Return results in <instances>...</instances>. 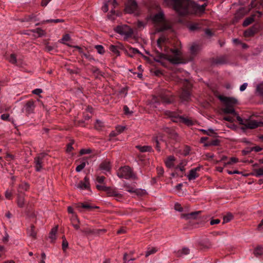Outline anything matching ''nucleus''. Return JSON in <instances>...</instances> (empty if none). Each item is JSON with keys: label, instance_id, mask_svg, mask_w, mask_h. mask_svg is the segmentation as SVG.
<instances>
[{"label": "nucleus", "instance_id": "f257e3e1", "mask_svg": "<svg viewBox=\"0 0 263 263\" xmlns=\"http://www.w3.org/2000/svg\"><path fill=\"white\" fill-rule=\"evenodd\" d=\"M180 42L176 41L172 43L168 39L162 36L157 40V46L159 49H156L149 55L157 62L165 66V62L169 61L172 64H178L183 63L181 53L178 46Z\"/></svg>", "mask_w": 263, "mask_h": 263}, {"label": "nucleus", "instance_id": "f03ea898", "mask_svg": "<svg viewBox=\"0 0 263 263\" xmlns=\"http://www.w3.org/2000/svg\"><path fill=\"white\" fill-rule=\"evenodd\" d=\"M219 99L223 103L222 110L226 114H231L233 116H236L237 121L239 124L243 125L245 128L254 129L258 127L263 126V122L254 120L246 119L243 120L240 117L237 115L234 106L237 104V100L231 97L220 96Z\"/></svg>", "mask_w": 263, "mask_h": 263}, {"label": "nucleus", "instance_id": "7ed1b4c3", "mask_svg": "<svg viewBox=\"0 0 263 263\" xmlns=\"http://www.w3.org/2000/svg\"><path fill=\"white\" fill-rule=\"evenodd\" d=\"M173 7L180 16L189 14H200L204 12L206 3L199 5L193 1L187 0H173Z\"/></svg>", "mask_w": 263, "mask_h": 263}, {"label": "nucleus", "instance_id": "20e7f679", "mask_svg": "<svg viewBox=\"0 0 263 263\" xmlns=\"http://www.w3.org/2000/svg\"><path fill=\"white\" fill-rule=\"evenodd\" d=\"M174 77L175 82L180 84L182 88L179 95L180 99L182 102H189L191 99V89L192 85L191 83L186 79H181L177 74Z\"/></svg>", "mask_w": 263, "mask_h": 263}, {"label": "nucleus", "instance_id": "39448f33", "mask_svg": "<svg viewBox=\"0 0 263 263\" xmlns=\"http://www.w3.org/2000/svg\"><path fill=\"white\" fill-rule=\"evenodd\" d=\"M187 26L192 31H204L205 35L208 37H210L214 34V32L209 28V22L206 20L191 21L188 23Z\"/></svg>", "mask_w": 263, "mask_h": 263}, {"label": "nucleus", "instance_id": "423d86ee", "mask_svg": "<svg viewBox=\"0 0 263 263\" xmlns=\"http://www.w3.org/2000/svg\"><path fill=\"white\" fill-rule=\"evenodd\" d=\"M175 101V97L168 90H162L159 92L158 96H154L151 100L153 103L157 105L163 103L170 104L173 103Z\"/></svg>", "mask_w": 263, "mask_h": 263}, {"label": "nucleus", "instance_id": "0eeeda50", "mask_svg": "<svg viewBox=\"0 0 263 263\" xmlns=\"http://www.w3.org/2000/svg\"><path fill=\"white\" fill-rule=\"evenodd\" d=\"M166 116L171 118L174 122L179 124H183L188 126L195 124L196 121L191 117L186 116H181L178 112L168 111L166 113Z\"/></svg>", "mask_w": 263, "mask_h": 263}, {"label": "nucleus", "instance_id": "6e6552de", "mask_svg": "<svg viewBox=\"0 0 263 263\" xmlns=\"http://www.w3.org/2000/svg\"><path fill=\"white\" fill-rule=\"evenodd\" d=\"M153 21L160 26L161 31L172 29L171 25L166 22L164 15L161 12L156 14L153 17Z\"/></svg>", "mask_w": 263, "mask_h": 263}, {"label": "nucleus", "instance_id": "1a4fd4ad", "mask_svg": "<svg viewBox=\"0 0 263 263\" xmlns=\"http://www.w3.org/2000/svg\"><path fill=\"white\" fill-rule=\"evenodd\" d=\"M117 175L120 178L125 179H136V175L133 172V169L126 165L121 167L117 171Z\"/></svg>", "mask_w": 263, "mask_h": 263}, {"label": "nucleus", "instance_id": "9d476101", "mask_svg": "<svg viewBox=\"0 0 263 263\" xmlns=\"http://www.w3.org/2000/svg\"><path fill=\"white\" fill-rule=\"evenodd\" d=\"M125 11L127 13L138 14V5L135 0H128L125 4Z\"/></svg>", "mask_w": 263, "mask_h": 263}, {"label": "nucleus", "instance_id": "9b49d317", "mask_svg": "<svg viewBox=\"0 0 263 263\" xmlns=\"http://www.w3.org/2000/svg\"><path fill=\"white\" fill-rule=\"evenodd\" d=\"M115 31L121 35H124L126 37H131L133 34V30L127 25L118 26Z\"/></svg>", "mask_w": 263, "mask_h": 263}, {"label": "nucleus", "instance_id": "f8f14e48", "mask_svg": "<svg viewBox=\"0 0 263 263\" xmlns=\"http://www.w3.org/2000/svg\"><path fill=\"white\" fill-rule=\"evenodd\" d=\"M200 49L201 47L199 44L193 43L190 47V55L187 57V61L193 60L198 54Z\"/></svg>", "mask_w": 263, "mask_h": 263}, {"label": "nucleus", "instance_id": "ddd939ff", "mask_svg": "<svg viewBox=\"0 0 263 263\" xmlns=\"http://www.w3.org/2000/svg\"><path fill=\"white\" fill-rule=\"evenodd\" d=\"M105 192L108 196L114 197L117 201H120L123 198V195L119 193L116 189L107 187Z\"/></svg>", "mask_w": 263, "mask_h": 263}, {"label": "nucleus", "instance_id": "4468645a", "mask_svg": "<svg viewBox=\"0 0 263 263\" xmlns=\"http://www.w3.org/2000/svg\"><path fill=\"white\" fill-rule=\"evenodd\" d=\"M46 154L42 153L39 156L34 158L35 171L40 172L43 168V158L46 156Z\"/></svg>", "mask_w": 263, "mask_h": 263}, {"label": "nucleus", "instance_id": "2eb2a0df", "mask_svg": "<svg viewBox=\"0 0 263 263\" xmlns=\"http://www.w3.org/2000/svg\"><path fill=\"white\" fill-rule=\"evenodd\" d=\"M34 103L35 101L32 100L28 101L24 105L23 109L28 114L32 113L35 107Z\"/></svg>", "mask_w": 263, "mask_h": 263}, {"label": "nucleus", "instance_id": "dca6fc26", "mask_svg": "<svg viewBox=\"0 0 263 263\" xmlns=\"http://www.w3.org/2000/svg\"><path fill=\"white\" fill-rule=\"evenodd\" d=\"M201 168V166H198L191 169L189 175L187 176L188 179L191 181L195 180L198 178L199 177V174L197 172L200 171Z\"/></svg>", "mask_w": 263, "mask_h": 263}, {"label": "nucleus", "instance_id": "f3484780", "mask_svg": "<svg viewBox=\"0 0 263 263\" xmlns=\"http://www.w3.org/2000/svg\"><path fill=\"white\" fill-rule=\"evenodd\" d=\"M89 178L86 176L84 180H81L77 185V187L82 190H88L89 189Z\"/></svg>", "mask_w": 263, "mask_h": 263}, {"label": "nucleus", "instance_id": "a211bd4d", "mask_svg": "<svg viewBox=\"0 0 263 263\" xmlns=\"http://www.w3.org/2000/svg\"><path fill=\"white\" fill-rule=\"evenodd\" d=\"M76 208L80 211H81L82 209L91 211L93 209L99 208L98 206H92L90 204L87 203H79L76 205Z\"/></svg>", "mask_w": 263, "mask_h": 263}, {"label": "nucleus", "instance_id": "6ab92c4d", "mask_svg": "<svg viewBox=\"0 0 263 263\" xmlns=\"http://www.w3.org/2000/svg\"><path fill=\"white\" fill-rule=\"evenodd\" d=\"M25 194H21L17 193V199H16V203L17 206L19 208H23L25 206Z\"/></svg>", "mask_w": 263, "mask_h": 263}, {"label": "nucleus", "instance_id": "aec40b11", "mask_svg": "<svg viewBox=\"0 0 263 263\" xmlns=\"http://www.w3.org/2000/svg\"><path fill=\"white\" fill-rule=\"evenodd\" d=\"M163 131L166 133L168 134L171 138L176 139L177 137H178L177 134L172 128H170L167 127H165L163 128Z\"/></svg>", "mask_w": 263, "mask_h": 263}, {"label": "nucleus", "instance_id": "412c9836", "mask_svg": "<svg viewBox=\"0 0 263 263\" xmlns=\"http://www.w3.org/2000/svg\"><path fill=\"white\" fill-rule=\"evenodd\" d=\"M163 131L166 133L168 134L171 138L176 139L177 137H178L177 134L172 128H170L167 127H165L163 128Z\"/></svg>", "mask_w": 263, "mask_h": 263}, {"label": "nucleus", "instance_id": "4be33fe9", "mask_svg": "<svg viewBox=\"0 0 263 263\" xmlns=\"http://www.w3.org/2000/svg\"><path fill=\"white\" fill-rule=\"evenodd\" d=\"M29 184L26 182H22L19 184L17 192L18 193L25 194L24 191H27L29 188Z\"/></svg>", "mask_w": 263, "mask_h": 263}, {"label": "nucleus", "instance_id": "5701e85b", "mask_svg": "<svg viewBox=\"0 0 263 263\" xmlns=\"http://www.w3.org/2000/svg\"><path fill=\"white\" fill-rule=\"evenodd\" d=\"M175 160V158L173 156H169L167 157L166 160L165 161V163L166 166L168 168H171L174 167V161Z\"/></svg>", "mask_w": 263, "mask_h": 263}, {"label": "nucleus", "instance_id": "b1692460", "mask_svg": "<svg viewBox=\"0 0 263 263\" xmlns=\"http://www.w3.org/2000/svg\"><path fill=\"white\" fill-rule=\"evenodd\" d=\"M109 50L114 52L115 54L117 55H120V51L119 49H123V46L122 45H120L119 46H115L111 45L109 47Z\"/></svg>", "mask_w": 263, "mask_h": 263}, {"label": "nucleus", "instance_id": "393cba45", "mask_svg": "<svg viewBox=\"0 0 263 263\" xmlns=\"http://www.w3.org/2000/svg\"><path fill=\"white\" fill-rule=\"evenodd\" d=\"M36 16L34 14L26 15L23 20V22L32 23L37 21Z\"/></svg>", "mask_w": 263, "mask_h": 263}, {"label": "nucleus", "instance_id": "a878e982", "mask_svg": "<svg viewBox=\"0 0 263 263\" xmlns=\"http://www.w3.org/2000/svg\"><path fill=\"white\" fill-rule=\"evenodd\" d=\"M136 147L139 149L141 152H152L153 151V148L150 146L145 145V146H141L137 145Z\"/></svg>", "mask_w": 263, "mask_h": 263}, {"label": "nucleus", "instance_id": "bb28decb", "mask_svg": "<svg viewBox=\"0 0 263 263\" xmlns=\"http://www.w3.org/2000/svg\"><path fill=\"white\" fill-rule=\"evenodd\" d=\"M7 59L12 64L18 65L19 62L16 59V56L14 53L11 54L6 57Z\"/></svg>", "mask_w": 263, "mask_h": 263}, {"label": "nucleus", "instance_id": "cd10ccee", "mask_svg": "<svg viewBox=\"0 0 263 263\" xmlns=\"http://www.w3.org/2000/svg\"><path fill=\"white\" fill-rule=\"evenodd\" d=\"M126 52L127 54L129 55V56L132 57L134 56V55L136 54H139L140 55H142L141 53L140 52V51L135 48H133L132 47H129L128 50H126Z\"/></svg>", "mask_w": 263, "mask_h": 263}, {"label": "nucleus", "instance_id": "c85d7f7f", "mask_svg": "<svg viewBox=\"0 0 263 263\" xmlns=\"http://www.w3.org/2000/svg\"><path fill=\"white\" fill-rule=\"evenodd\" d=\"M190 250L187 248H183L182 250L175 252L176 256L181 257L183 255H187L189 254Z\"/></svg>", "mask_w": 263, "mask_h": 263}, {"label": "nucleus", "instance_id": "c756f323", "mask_svg": "<svg viewBox=\"0 0 263 263\" xmlns=\"http://www.w3.org/2000/svg\"><path fill=\"white\" fill-rule=\"evenodd\" d=\"M108 4H111L112 5V6H113L112 9L115 8L118 5V4H117V2L116 1V0H109L107 2V4H105L104 5V6L103 7V10L104 12H107L108 11Z\"/></svg>", "mask_w": 263, "mask_h": 263}, {"label": "nucleus", "instance_id": "7c9ffc66", "mask_svg": "<svg viewBox=\"0 0 263 263\" xmlns=\"http://www.w3.org/2000/svg\"><path fill=\"white\" fill-rule=\"evenodd\" d=\"M220 141L217 139H211L208 140L204 144L205 146H217L219 144Z\"/></svg>", "mask_w": 263, "mask_h": 263}, {"label": "nucleus", "instance_id": "2f4dec72", "mask_svg": "<svg viewBox=\"0 0 263 263\" xmlns=\"http://www.w3.org/2000/svg\"><path fill=\"white\" fill-rule=\"evenodd\" d=\"M76 48L78 49L79 52L82 54V57H84L89 60H93V58L89 54L84 52L82 48L79 46H77Z\"/></svg>", "mask_w": 263, "mask_h": 263}, {"label": "nucleus", "instance_id": "473e14b6", "mask_svg": "<svg viewBox=\"0 0 263 263\" xmlns=\"http://www.w3.org/2000/svg\"><path fill=\"white\" fill-rule=\"evenodd\" d=\"M124 187L125 188V190L130 193H134L137 195H139L140 194V191L139 190L135 189L134 187H131L129 185L126 184L124 186Z\"/></svg>", "mask_w": 263, "mask_h": 263}, {"label": "nucleus", "instance_id": "72a5a7b5", "mask_svg": "<svg viewBox=\"0 0 263 263\" xmlns=\"http://www.w3.org/2000/svg\"><path fill=\"white\" fill-rule=\"evenodd\" d=\"M100 167L102 170H105L107 172L109 171L111 168L110 163L108 161L102 162L101 163Z\"/></svg>", "mask_w": 263, "mask_h": 263}, {"label": "nucleus", "instance_id": "f704fd0d", "mask_svg": "<svg viewBox=\"0 0 263 263\" xmlns=\"http://www.w3.org/2000/svg\"><path fill=\"white\" fill-rule=\"evenodd\" d=\"M31 31L33 33H37L39 37L44 36L46 34L45 31L40 28H37L36 29H33L31 30Z\"/></svg>", "mask_w": 263, "mask_h": 263}, {"label": "nucleus", "instance_id": "c9c22d12", "mask_svg": "<svg viewBox=\"0 0 263 263\" xmlns=\"http://www.w3.org/2000/svg\"><path fill=\"white\" fill-rule=\"evenodd\" d=\"M64 21L63 20H61V19H50V20H47L46 21H43L42 23H37L35 24V26H39L41 24H45V23H60V22H63Z\"/></svg>", "mask_w": 263, "mask_h": 263}, {"label": "nucleus", "instance_id": "e433bc0d", "mask_svg": "<svg viewBox=\"0 0 263 263\" xmlns=\"http://www.w3.org/2000/svg\"><path fill=\"white\" fill-rule=\"evenodd\" d=\"M186 164L187 162L185 161H182L178 165L176 166L175 170L177 171L178 170H179L181 172H184V167L186 165Z\"/></svg>", "mask_w": 263, "mask_h": 263}, {"label": "nucleus", "instance_id": "4c0bfd02", "mask_svg": "<svg viewBox=\"0 0 263 263\" xmlns=\"http://www.w3.org/2000/svg\"><path fill=\"white\" fill-rule=\"evenodd\" d=\"M254 254L256 256L263 254V247L260 246H257L254 251Z\"/></svg>", "mask_w": 263, "mask_h": 263}, {"label": "nucleus", "instance_id": "58836bf2", "mask_svg": "<svg viewBox=\"0 0 263 263\" xmlns=\"http://www.w3.org/2000/svg\"><path fill=\"white\" fill-rule=\"evenodd\" d=\"M199 214V212H192L188 214L183 215V217L186 219H196Z\"/></svg>", "mask_w": 263, "mask_h": 263}, {"label": "nucleus", "instance_id": "ea45409f", "mask_svg": "<svg viewBox=\"0 0 263 263\" xmlns=\"http://www.w3.org/2000/svg\"><path fill=\"white\" fill-rule=\"evenodd\" d=\"M255 33V31L253 29H249L244 32V36L246 37L253 36Z\"/></svg>", "mask_w": 263, "mask_h": 263}, {"label": "nucleus", "instance_id": "a19ab883", "mask_svg": "<svg viewBox=\"0 0 263 263\" xmlns=\"http://www.w3.org/2000/svg\"><path fill=\"white\" fill-rule=\"evenodd\" d=\"M1 118L4 121H7L13 123L14 120L9 117V115L8 114H4L1 115Z\"/></svg>", "mask_w": 263, "mask_h": 263}, {"label": "nucleus", "instance_id": "79ce46f5", "mask_svg": "<svg viewBox=\"0 0 263 263\" xmlns=\"http://www.w3.org/2000/svg\"><path fill=\"white\" fill-rule=\"evenodd\" d=\"M90 70L95 75H97V76H99V75L102 76L103 75L101 71H100V70L97 67L92 66L91 68H90Z\"/></svg>", "mask_w": 263, "mask_h": 263}, {"label": "nucleus", "instance_id": "37998d69", "mask_svg": "<svg viewBox=\"0 0 263 263\" xmlns=\"http://www.w3.org/2000/svg\"><path fill=\"white\" fill-rule=\"evenodd\" d=\"M57 231V228H53L49 234V238L51 239V241H53L55 239V234Z\"/></svg>", "mask_w": 263, "mask_h": 263}, {"label": "nucleus", "instance_id": "c03bdc74", "mask_svg": "<svg viewBox=\"0 0 263 263\" xmlns=\"http://www.w3.org/2000/svg\"><path fill=\"white\" fill-rule=\"evenodd\" d=\"M254 21V18L253 17H248L247 18L245 19V20L244 21L243 23V26H249V25H250L251 24H252Z\"/></svg>", "mask_w": 263, "mask_h": 263}, {"label": "nucleus", "instance_id": "a18cd8bd", "mask_svg": "<svg viewBox=\"0 0 263 263\" xmlns=\"http://www.w3.org/2000/svg\"><path fill=\"white\" fill-rule=\"evenodd\" d=\"M157 251V249L156 248H149L146 251L145 256L146 257L152 254L155 253Z\"/></svg>", "mask_w": 263, "mask_h": 263}, {"label": "nucleus", "instance_id": "49530a36", "mask_svg": "<svg viewBox=\"0 0 263 263\" xmlns=\"http://www.w3.org/2000/svg\"><path fill=\"white\" fill-rule=\"evenodd\" d=\"M238 161V159L237 158L232 157L227 162H224L223 164L224 166H226L227 165H231L234 163H236Z\"/></svg>", "mask_w": 263, "mask_h": 263}, {"label": "nucleus", "instance_id": "de8ad7c7", "mask_svg": "<svg viewBox=\"0 0 263 263\" xmlns=\"http://www.w3.org/2000/svg\"><path fill=\"white\" fill-rule=\"evenodd\" d=\"M105 232V229H93V235L96 236H99Z\"/></svg>", "mask_w": 263, "mask_h": 263}, {"label": "nucleus", "instance_id": "09e8293b", "mask_svg": "<svg viewBox=\"0 0 263 263\" xmlns=\"http://www.w3.org/2000/svg\"><path fill=\"white\" fill-rule=\"evenodd\" d=\"M34 229V227L32 226L31 229L28 232V234L33 238H35L36 234Z\"/></svg>", "mask_w": 263, "mask_h": 263}, {"label": "nucleus", "instance_id": "8fccbe9b", "mask_svg": "<svg viewBox=\"0 0 263 263\" xmlns=\"http://www.w3.org/2000/svg\"><path fill=\"white\" fill-rule=\"evenodd\" d=\"M233 218V215L231 213H228L226 215L223 217V223H227L229 222Z\"/></svg>", "mask_w": 263, "mask_h": 263}, {"label": "nucleus", "instance_id": "3c124183", "mask_svg": "<svg viewBox=\"0 0 263 263\" xmlns=\"http://www.w3.org/2000/svg\"><path fill=\"white\" fill-rule=\"evenodd\" d=\"M255 175L256 177H260L263 176V167H261L254 170Z\"/></svg>", "mask_w": 263, "mask_h": 263}, {"label": "nucleus", "instance_id": "603ef678", "mask_svg": "<svg viewBox=\"0 0 263 263\" xmlns=\"http://www.w3.org/2000/svg\"><path fill=\"white\" fill-rule=\"evenodd\" d=\"M86 162L83 161L80 165H78L76 168L77 172H81L86 166Z\"/></svg>", "mask_w": 263, "mask_h": 263}, {"label": "nucleus", "instance_id": "864d4df0", "mask_svg": "<svg viewBox=\"0 0 263 263\" xmlns=\"http://www.w3.org/2000/svg\"><path fill=\"white\" fill-rule=\"evenodd\" d=\"M225 63V59L223 57H219L215 59L214 63L217 64H222Z\"/></svg>", "mask_w": 263, "mask_h": 263}, {"label": "nucleus", "instance_id": "5fc2aeb1", "mask_svg": "<svg viewBox=\"0 0 263 263\" xmlns=\"http://www.w3.org/2000/svg\"><path fill=\"white\" fill-rule=\"evenodd\" d=\"M62 239H63L62 249L64 251H65L68 248V243L67 241L66 240L65 236H63Z\"/></svg>", "mask_w": 263, "mask_h": 263}, {"label": "nucleus", "instance_id": "6e6d98bb", "mask_svg": "<svg viewBox=\"0 0 263 263\" xmlns=\"http://www.w3.org/2000/svg\"><path fill=\"white\" fill-rule=\"evenodd\" d=\"M95 48L100 54H103L105 52L104 48L102 45H97Z\"/></svg>", "mask_w": 263, "mask_h": 263}, {"label": "nucleus", "instance_id": "4d7b16f0", "mask_svg": "<svg viewBox=\"0 0 263 263\" xmlns=\"http://www.w3.org/2000/svg\"><path fill=\"white\" fill-rule=\"evenodd\" d=\"M256 90L260 95L263 96V83L258 85Z\"/></svg>", "mask_w": 263, "mask_h": 263}, {"label": "nucleus", "instance_id": "13d9d810", "mask_svg": "<svg viewBox=\"0 0 263 263\" xmlns=\"http://www.w3.org/2000/svg\"><path fill=\"white\" fill-rule=\"evenodd\" d=\"M126 128L125 126H118L116 127V131L117 132L118 134L122 133Z\"/></svg>", "mask_w": 263, "mask_h": 263}, {"label": "nucleus", "instance_id": "bf43d9fd", "mask_svg": "<svg viewBox=\"0 0 263 263\" xmlns=\"http://www.w3.org/2000/svg\"><path fill=\"white\" fill-rule=\"evenodd\" d=\"M5 197L7 199H8L9 200H11L12 199V192L9 190H7L5 192Z\"/></svg>", "mask_w": 263, "mask_h": 263}, {"label": "nucleus", "instance_id": "052dcab7", "mask_svg": "<svg viewBox=\"0 0 263 263\" xmlns=\"http://www.w3.org/2000/svg\"><path fill=\"white\" fill-rule=\"evenodd\" d=\"M123 111H124V114L126 115H130L133 113L132 111H130L129 110V108L126 105L124 106Z\"/></svg>", "mask_w": 263, "mask_h": 263}, {"label": "nucleus", "instance_id": "680f3d73", "mask_svg": "<svg viewBox=\"0 0 263 263\" xmlns=\"http://www.w3.org/2000/svg\"><path fill=\"white\" fill-rule=\"evenodd\" d=\"M82 232L87 235H93V229L86 228Z\"/></svg>", "mask_w": 263, "mask_h": 263}, {"label": "nucleus", "instance_id": "e2e57ef3", "mask_svg": "<svg viewBox=\"0 0 263 263\" xmlns=\"http://www.w3.org/2000/svg\"><path fill=\"white\" fill-rule=\"evenodd\" d=\"M154 142L156 143L155 148L157 149V150L158 152H160V147L159 146V141L158 140V138H155L154 139Z\"/></svg>", "mask_w": 263, "mask_h": 263}, {"label": "nucleus", "instance_id": "0e129e2a", "mask_svg": "<svg viewBox=\"0 0 263 263\" xmlns=\"http://www.w3.org/2000/svg\"><path fill=\"white\" fill-rule=\"evenodd\" d=\"M105 177L104 176H97V181L98 182L100 183H104Z\"/></svg>", "mask_w": 263, "mask_h": 263}, {"label": "nucleus", "instance_id": "69168bd1", "mask_svg": "<svg viewBox=\"0 0 263 263\" xmlns=\"http://www.w3.org/2000/svg\"><path fill=\"white\" fill-rule=\"evenodd\" d=\"M223 119L224 120L227 121L228 122H230L231 123L233 122V121H234V118L233 117H232V116H225L223 118Z\"/></svg>", "mask_w": 263, "mask_h": 263}, {"label": "nucleus", "instance_id": "338daca9", "mask_svg": "<svg viewBox=\"0 0 263 263\" xmlns=\"http://www.w3.org/2000/svg\"><path fill=\"white\" fill-rule=\"evenodd\" d=\"M174 208L175 210L178 211L179 212H182L183 211L182 207L179 203H176L175 204Z\"/></svg>", "mask_w": 263, "mask_h": 263}, {"label": "nucleus", "instance_id": "774afa93", "mask_svg": "<svg viewBox=\"0 0 263 263\" xmlns=\"http://www.w3.org/2000/svg\"><path fill=\"white\" fill-rule=\"evenodd\" d=\"M127 256H128V255L127 253H125L124 254L123 263H130V260H129V259L127 258Z\"/></svg>", "mask_w": 263, "mask_h": 263}]
</instances>
